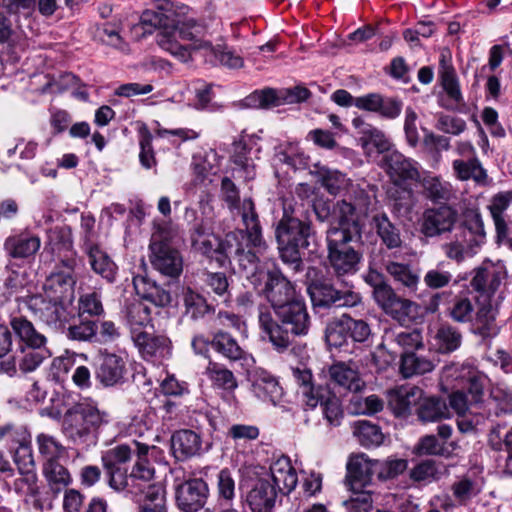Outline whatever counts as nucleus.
<instances>
[{
	"label": "nucleus",
	"instance_id": "obj_33",
	"mask_svg": "<svg viewBox=\"0 0 512 512\" xmlns=\"http://www.w3.org/2000/svg\"><path fill=\"white\" fill-rule=\"evenodd\" d=\"M171 449L178 460L200 455L203 450L201 436L189 429L178 430L171 437Z\"/></svg>",
	"mask_w": 512,
	"mask_h": 512
},
{
	"label": "nucleus",
	"instance_id": "obj_28",
	"mask_svg": "<svg viewBox=\"0 0 512 512\" xmlns=\"http://www.w3.org/2000/svg\"><path fill=\"white\" fill-rule=\"evenodd\" d=\"M329 380L334 386L347 391H360L364 382L362 381L358 367L353 362H336L328 368Z\"/></svg>",
	"mask_w": 512,
	"mask_h": 512
},
{
	"label": "nucleus",
	"instance_id": "obj_1",
	"mask_svg": "<svg viewBox=\"0 0 512 512\" xmlns=\"http://www.w3.org/2000/svg\"><path fill=\"white\" fill-rule=\"evenodd\" d=\"M276 319L267 306L258 310V324L263 338H267L275 350L285 351L296 336L309 332L310 317L304 301L300 298L274 311Z\"/></svg>",
	"mask_w": 512,
	"mask_h": 512
},
{
	"label": "nucleus",
	"instance_id": "obj_61",
	"mask_svg": "<svg viewBox=\"0 0 512 512\" xmlns=\"http://www.w3.org/2000/svg\"><path fill=\"white\" fill-rule=\"evenodd\" d=\"M98 325L92 320H83L78 324L70 325L66 335L71 340L92 342L97 340Z\"/></svg>",
	"mask_w": 512,
	"mask_h": 512
},
{
	"label": "nucleus",
	"instance_id": "obj_3",
	"mask_svg": "<svg viewBox=\"0 0 512 512\" xmlns=\"http://www.w3.org/2000/svg\"><path fill=\"white\" fill-rule=\"evenodd\" d=\"M108 422L107 412L94 403L83 402L65 413L62 430L74 445L89 448L97 444L100 429Z\"/></svg>",
	"mask_w": 512,
	"mask_h": 512
},
{
	"label": "nucleus",
	"instance_id": "obj_41",
	"mask_svg": "<svg viewBox=\"0 0 512 512\" xmlns=\"http://www.w3.org/2000/svg\"><path fill=\"white\" fill-rule=\"evenodd\" d=\"M384 269L395 282L401 284L408 292H416L420 278L408 264L386 260Z\"/></svg>",
	"mask_w": 512,
	"mask_h": 512
},
{
	"label": "nucleus",
	"instance_id": "obj_12",
	"mask_svg": "<svg viewBox=\"0 0 512 512\" xmlns=\"http://www.w3.org/2000/svg\"><path fill=\"white\" fill-rule=\"evenodd\" d=\"M239 236H242V230L228 233L225 240L221 241L218 236L210 232L206 227L197 225L192 232L191 241L195 250L210 258H215L218 262H222L225 257L232 254V242H237Z\"/></svg>",
	"mask_w": 512,
	"mask_h": 512
},
{
	"label": "nucleus",
	"instance_id": "obj_26",
	"mask_svg": "<svg viewBox=\"0 0 512 512\" xmlns=\"http://www.w3.org/2000/svg\"><path fill=\"white\" fill-rule=\"evenodd\" d=\"M278 491L268 478L257 479L246 496V503L252 512H272Z\"/></svg>",
	"mask_w": 512,
	"mask_h": 512
},
{
	"label": "nucleus",
	"instance_id": "obj_20",
	"mask_svg": "<svg viewBox=\"0 0 512 512\" xmlns=\"http://www.w3.org/2000/svg\"><path fill=\"white\" fill-rule=\"evenodd\" d=\"M444 377L460 380L465 385L474 404L481 401L486 383V376L470 364L447 365L444 368Z\"/></svg>",
	"mask_w": 512,
	"mask_h": 512
},
{
	"label": "nucleus",
	"instance_id": "obj_31",
	"mask_svg": "<svg viewBox=\"0 0 512 512\" xmlns=\"http://www.w3.org/2000/svg\"><path fill=\"white\" fill-rule=\"evenodd\" d=\"M191 167L195 181L202 185H208L214 181L220 169V158L215 150H203L195 153Z\"/></svg>",
	"mask_w": 512,
	"mask_h": 512
},
{
	"label": "nucleus",
	"instance_id": "obj_55",
	"mask_svg": "<svg viewBox=\"0 0 512 512\" xmlns=\"http://www.w3.org/2000/svg\"><path fill=\"white\" fill-rule=\"evenodd\" d=\"M27 283L25 271L9 268L0 286V296L9 299L22 290Z\"/></svg>",
	"mask_w": 512,
	"mask_h": 512
},
{
	"label": "nucleus",
	"instance_id": "obj_53",
	"mask_svg": "<svg viewBox=\"0 0 512 512\" xmlns=\"http://www.w3.org/2000/svg\"><path fill=\"white\" fill-rule=\"evenodd\" d=\"M216 490L217 499L221 505H230L232 503L236 495V481L229 469H222L217 474Z\"/></svg>",
	"mask_w": 512,
	"mask_h": 512
},
{
	"label": "nucleus",
	"instance_id": "obj_35",
	"mask_svg": "<svg viewBox=\"0 0 512 512\" xmlns=\"http://www.w3.org/2000/svg\"><path fill=\"white\" fill-rule=\"evenodd\" d=\"M133 285L136 293L144 300H147L157 307H166L172 297L168 290L156 284L155 281L144 275H137L133 278Z\"/></svg>",
	"mask_w": 512,
	"mask_h": 512
},
{
	"label": "nucleus",
	"instance_id": "obj_44",
	"mask_svg": "<svg viewBox=\"0 0 512 512\" xmlns=\"http://www.w3.org/2000/svg\"><path fill=\"white\" fill-rule=\"evenodd\" d=\"M133 339L144 357L163 356L168 350L169 341L164 336L139 332L133 335Z\"/></svg>",
	"mask_w": 512,
	"mask_h": 512
},
{
	"label": "nucleus",
	"instance_id": "obj_29",
	"mask_svg": "<svg viewBox=\"0 0 512 512\" xmlns=\"http://www.w3.org/2000/svg\"><path fill=\"white\" fill-rule=\"evenodd\" d=\"M353 127L361 135V143L367 154H370L372 148L378 153L390 152L391 143L383 131L365 121L363 117H355L352 120Z\"/></svg>",
	"mask_w": 512,
	"mask_h": 512
},
{
	"label": "nucleus",
	"instance_id": "obj_15",
	"mask_svg": "<svg viewBox=\"0 0 512 512\" xmlns=\"http://www.w3.org/2000/svg\"><path fill=\"white\" fill-rule=\"evenodd\" d=\"M373 297L386 314L399 322L412 319L418 313L415 302L398 296L387 283L373 290Z\"/></svg>",
	"mask_w": 512,
	"mask_h": 512
},
{
	"label": "nucleus",
	"instance_id": "obj_54",
	"mask_svg": "<svg viewBox=\"0 0 512 512\" xmlns=\"http://www.w3.org/2000/svg\"><path fill=\"white\" fill-rule=\"evenodd\" d=\"M39 453L46 462H56L65 455V447L53 436L41 433L37 436Z\"/></svg>",
	"mask_w": 512,
	"mask_h": 512
},
{
	"label": "nucleus",
	"instance_id": "obj_56",
	"mask_svg": "<svg viewBox=\"0 0 512 512\" xmlns=\"http://www.w3.org/2000/svg\"><path fill=\"white\" fill-rule=\"evenodd\" d=\"M214 55H210L207 51L204 53L206 61L211 64H220L228 68H240L243 66V59L240 55L236 54L233 50L226 46H213Z\"/></svg>",
	"mask_w": 512,
	"mask_h": 512
},
{
	"label": "nucleus",
	"instance_id": "obj_36",
	"mask_svg": "<svg viewBox=\"0 0 512 512\" xmlns=\"http://www.w3.org/2000/svg\"><path fill=\"white\" fill-rule=\"evenodd\" d=\"M382 346H387L394 353L397 352V347L403 350L404 353H410V350L418 349L422 346V336L417 330L386 331Z\"/></svg>",
	"mask_w": 512,
	"mask_h": 512
},
{
	"label": "nucleus",
	"instance_id": "obj_24",
	"mask_svg": "<svg viewBox=\"0 0 512 512\" xmlns=\"http://www.w3.org/2000/svg\"><path fill=\"white\" fill-rule=\"evenodd\" d=\"M211 347L230 361L239 362L247 371L255 364L253 356L241 348L237 341L226 332L215 333L211 340Z\"/></svg>",
	"mask_w": 512,
	"mask_h": 512
},
{
	"label": "nucleus",
	"instance_id": "obj_7",
	"mask_svg": "<svg viewBox=\"0 0 512 512\" xmlns=\"http://www.w3.org/2000/svg\"><path fill=\"white\" fill-rule=\"evenodd\" d=\"M171 238V232L160 226L155 227L150 243L151 263L161 274L178 277L183 269V261L179 252L168 243Z\"/></svg>",
	"mask_w": 512,
	"mask_h": 512
},
{
	"label": "nucleus",
	"instance_id": "obj_13",
	"mask_svg": "<svg viewBox=\"0 0 512 512\" xmlns=\"http://www.w3.org/2000/svg\"><path fill=\"white\" fill-rule=\"evenodd\" d=\"M311 301L316 307H353L361 302L359 293L353 291L347 282L342 289L327 283L314 282L308 287Z\"/></svg>",
	"mask_w": 512,
	"mask_h": 512
},
{
	"label": "nucleus",
	"instance_id": "obj_38",
	"mask_svg": "<svg viewBox=\"0 0 512 512\" xmlns=\"http://www.w3.org/2000/svg\"><path fill=\"white\" fill-rule=\"evenodd\" d=\"M480 246L477 245V241H471L468 237H463L459 233L455 235V238L442 245V250L445 256L457 263H461L468 258L475 256Z\"/></svg>",
	"mask_w": 512,
	"mask_h": 512
},
{
	"label": "nucleus",
	"instance_id": "obj_4",
	"mask_svg": "<svg viewBox=\"0 0 512 512\" xmlns=\"http://www.w3.org/2000/svg\"><path fill=\"white\" fill-rule=\"evenodd\" d=\"M278 250L282 261L288 264L293 271L299 272L303 268L300 249L308 248L313 239L310 224L290 215L286 207L275 231Z\"/></svg>",
	"mask_w": 512,
	"mask_h": 512
},
{
	"label": "nucleus",
	"instance_id": "obj_47",
	"mask_svg": "<svg viewBox=\"0 0 512 512\" xmlns=\"http://www.w3.org/2000/svg\"><path fill=\"white\" fill-rule=\"evenodd\" d=\"M433 369L434 363L426 357L418 356L415 353H403L401 356L400 372L405 378L422 375Z\"/></svg>",
	"mask_w": 512,
	"mask_h": 512
},
{
	"label": "nucleus",
	"instance_id": "obj_18",
	"mask_svg": "<svg viewBox=\"0 0 512 512\" xmlns=\"http://www.w3.org/2000/svg\"><path fill=\"white\" fill-rule=\"evenodd\" d=\"M209 496L208 484L200 478L189 479L176 489V502L184 512H196L201 509Z\"/></svg>",
	"mask_w": 512,
	"mask_h": 512
},
{
	"label": "nucleus",
	"instance_id": "obj_27",
	"mask_svg": "<svg viewBox=\"0 0 512 512\" xmlns=\"http://www.w3.org/2000/svg\"><path fill=\"white\" fill-rule=\"evenodd\" d=\"M441 85L448 98L455 104L463 102L459 78L452 63V54L449 49H443L439 59L438 71Z\"/></svg>",
	"mask_w": 512,
	"mask_h": 512
},
{
	"label": "nucleus",
	"instance_id": "obj_46",
	"mask_svg": "<svg viewBox=\"0 0 512 512\" xmlns=\"http://www.w3.org/2000/svg\"><path fill=\"white\" fill-rule=\"evenodd\" d=\"M418 405V417L422 422H437L449 417L446 403L438 398H422Z\"/></svg>",
	"mask_w": 512,
	"mask_h": 512
},
{
	"label": "nucleus",
	"instance_id": "obj_58",
	"mask_svg": "<svg viewBox=\"0 0 512 512\" xmlns=\"http://www.w3.org/2000/svg\"><path fill=\"white\" fill-rule=\"evenodd\" d=\"M447 313L453 321L467 323L473 319L474 305L470 298L459 295L452 300Z\"/></svg>",
	"mask_w": 512,
	"mask_h": 512
},
{
	"label": "nucleus",
	"instance_id": "obj_22",
	"mask_svg": "<svg viewBox=\"0 0 512 512\" xmlns=\"http://www.w3.org/2000/svg\"><path fill=\"white\" fill-rule=\"evenodd\" d=\"M263 478H268L276 490L282 494H289L297 485L298 477L291 460L286 456H279L272 460L269 472Z\"/></svg>",
	"mask_w": 512,
	"mask_h": 512
},
{
	"label": "nucleus",
	"instance_id": "obj_48",
	"mask_svg": "<svg viewBox=\"0 0 512 512\" xmlns=\"http://www.w3.org/2000/svg\"><path fill=\"white\" fill-rule=\"evenodd\" d=\"M125 318L130 326L132 333L137 334V330L148 325L151 321V312L149 307L140 300H133L127 304Z\"/></svg>",
	"mask_w": 512,
	"mask_h": 512
},
{
	"label": "nucleus",
	"instance_id": "obj_6",
	"mask_svg": "<svg viewBox=\"0 0 512 512\" xmlns=\"http://www.w3.org/2000/svg\"><path fill=\"white\" fill-rule=\"evenodd\" d=\"M353 239V232L347 229L327 230L328 258L330 266L338 276L357 271L360 256L348 245Z\"/></svg>",
	"mask_w": 512,
	"mask_h": 512
},
{
	"label": "nucleus",
	"instance_id": "obj_14",
	"mask_svg": "<svg viewBox=\"0 0 512 512\" xmlns=\"http://www.w3.org/2000/svg\"><path fill=\"white\" fill-rule=\"evenodd\" d=\"M75 283L73 262H63L62 266L57 267L47 276L43 284V292L38 295L73 304Z\"/></svg>",
	"mask_w": 512,
	"mask_h": 512
},
{
	"label": "nucleus",
	"instance_id": "obj_2",
	"mask_svg": "<svg viewBox=\"0 0 512 512\" xmlns=\"http://www.w3.org/2000/svg\"><path fill=\"white\" fill-rule=\"evenodd\" d=\"M207 27L194 18L179 21L173 28L158 34V45L181 62H187L193 53L202 56L207 51L214 55L211 41L207 38Z\"/></svg>",
	"mask_w": 512,
	"mask_h": 512
},
{
	"label": "nucleus",
	"instance_id": "obj_45",
	"mask_svg": "<svg viewBox=\"0 0 512 512\" xmlns=\"http://www.w3.org/2000/svg\"><path fill=\"white\" fill-rule=\"evenodd\" d=\"M373 225L383 244L389 249L398 248L402 244L399 229L392 224L386 214L373 217Z\"/></svg>",
	"mask_w": 512,
	"mask_h": 512
},
{
	"label": "nucleus",
	"instance_id": "obj_40",
	"mask_svg": "<svg viewBox=\"0 0 512 512\" xmlns=\"http://www.w3.org/2000/svg\"><path fill=\"white\" fill-rule=\"evenodd\" d=\"M452 167L456 177L461 181L472 179L481 186L488 184L487 171L483 168L478 158H472L468 161L454 160Z\"/></svg>",
	"mask_w": 512,
	"mask_h": 512
},
{
	"label": "nucleus",
	"instance_id": "obj_11",
	"mask_svg": "<svg viewBox=\"0 0 512 512\" xmlns=\"http://www.w3.org/2000/svg\"><path fill=\"white\" fill-rule=\"evenodd\" d=\"M260 276V283L255 284L254 288L265 295L273 311L300 299L293 284L280 271H267Z\"/></svg>",
	"mask_w": 512,
	"mask_h": 512
},
{
	"label": "nucleus",
	"instance_id": "obj_43",
	"mask_svg": "<svg viewBox=\"0 0 512 512\" xmlns=\"http://www.w3.org/2000/svg\"><path fill=\"white\" fill-rule=\"evenodd\" d=\"M12 489L25 502L29 503L31 501L34 507L40 506L37 499L39 486L36 472H19V476L13 482Z\"/></svg>",
	"mask_w": 512,
	"mask_h": 512
},
{
	"label": "nucleus",
	"instance_id": "obj_32",
	"mask_svg": "<svg viewBox=\"0 0 512 512\" xmlns=\"http://www.w3.org/2000/svg\"><path fill=\"white\" fill-rule=\"evenodd\" d=\"M422 396L423 391L416 386H400L388 392V405L396 416H406Z\"/></svg>",
	"mask_w": 512,
	"mask_h": 512
},
{
	"label": "nucleus",
	"instance_id": "obj_23",
	"mask_svg": "<svg viewBox=\"0 0 512 512\" xmlns=\"http://www.w3.org/2000/svg\"><path fill=\"white\" fill-rule=\"evenodd\" d=\"M377 472V461L370 460L365 454L353 455L347 463V483L350 490L367 487Z\"/></svg>",
	"mask_w": 512,
	"mask_h": 512
},
{
	"label": "nucleus",
	"instance_id": "obj_59",
	"mask_svg": "<svg viewBox=\"0 0 512 512\" xmlns=\"http://www.w3.org/2000/svg\"><path fill=\"white\" fill-rule=\"evenodd\" d=\"M459 234L463 237H468L473 242L477 241V245L481 247L486 237L481 215L476 212L468 214Z\"/></svg>",
	"mask_w": 512,
	"mask_h": 512
},
{
	"label": "nucleus",
	"instance_id": "obj_49",
	"mask_svg": "<svg viewBox=\"0 0 512 512\" xmlns=\"http://www.w3.org/2000/svg\"><path fill=\"white\" fill-rule=\"evenodd\" d=\"M353 434L357 437L360 444L365 447L379 446L384 440V435L380 428L366 420L354 422Z\"/></svg>",
	"mask_w": 512,
	"mask_h": 512
},
{
	"label": "nucleus",
	"instance_id": "obj_21",
	"mask_svg": "<svg viewBox=\"0 0 512 512\" xmlns=\"http://www.w3.org/2000/svg\"><path fill=\"white\" fill-rule=\"evenodd\" d=\"M351 192L354 194L353 202L343 200L337 204L339 223L338 226H333L329 229H347L353 232V237H356L359 230L354 214L356 211L360 213L367 212L370 206V196L363 190H358L354 187H351Z\"/></svg>",
	"mask_w": 512,
	"mask_h": 512
},
{
	"label": "nucleus",
	"instance_id": "obj_19",
	"mask_svg": "<svg viewBox=\"0 0 512 512\" xmlns=\"http://www.w3.org/2000/svg\"><path fill=\"white\" fill-rule=\"evenodd\" d=\"M383 168L396 185L420 179L418 163L398 151H391L382 158Z\"/></svg>",
	"mask_w": 512,
	"mask_h": 512
},
{
	"label": "nucleus",
	"instance_id": "obj_42",
	"mask_svg": "<svg viewBox=\"0 0 512 512\" xmlns=\"http://www.w3.org/2000/svg\"><path fill=\"white\" fill-rule=\"evenodd\" d=\"M10 325L18 337V339L25 343L30 348H41L46 343V337L39 333L34 325L23 317H13Z\"/></svg>",
	"mask_w": 512,
	"mask_h": 512
},
{
	"label": "nucleus",
	"instance_id": "obj_62",
	"mask_svg": "<svg viewBox=\"0 0 512 512\" xmlns=\"http://www.w3.org/2000/svg\"><path fill=\"white\" fill-rule=\"evenodd\" d=\"M8 244L11 247L13 257L26 258L38 251L40 248V239L35 236H20L10 240Z\"/></svg>",
	"mask_w": 512,
	"mask_h": 512
},
{
	"label": "nucleus",
	"instance_id": "obj_60",
	"mask_svg": "<svg viewBox=\"0 0 512 512\" xmlns=\"http://www.w3.org/2000/svg\"><path fill=\"white\" fill-rule=\"evenodd\" d=\"M325 338L329 347L341 348L347 344L349 333L344 321V315L328 324Z\"/></svg>",
	"mask_w": 512,
	"mask_h": 512
},
{
	"label": "nucleus",
	"instance_id": "obj_37",
	"mask_svg": "<svg viewBox=\"0 0 512 512\" xmlns=\"http://www.w3.org/2000/svg\"><path fill=\"white\" fill-rule=\"evenodd\" d=\"M86 253L92 270L108 282H113L117 274V266L108 254L94 244L86 245Z\"/></svg>",
	"mask_w": 512,
	"mask_h": 512
},
{
	"label": "nucleus",
	"instance_id": "obj_30",
	"mask_svg": "<svg viewBox=\"0 0 512 512\" xmlns=\"http://www.w3.org/2000/svg\"><path fill=\"white\" fill-rule=\"evenodd\" d=\"M252 392L264 402L276 405L282 398L283 390L274 376L263 369H255L251 375Z\"/></svg>",
	"mask_w": 512,
	"mask_h": 512
},
{
	"label": "nucleus",
	"instance_id": "obj_51",
	"mask_svg": "<svg viewBox=\"0 0 512 512\" xmlns=\"http://www.w3.org/2000/svg\"><path fill=\"white\" fill-rule=\"evenodd\" d=\"M43 472L50 489L55 493L66 488L71 482L68 470L59 464L58 461L46 462L44 464Z\"/></svg>",
	"mask_w": 512,
	"mask_h": 512
},
{
	"label": "nucleus",
	"instance_id": "obj_9",
	"mask_svg": "<svg viewBox=\"0 0 512 512\" xmlns=\"http://www.w3.org/2000/svg\"><path fill=\"white\" fill-rule=\"evenodd\" d=\"M26 304L35 317L57 331H63L74 317L73 304L38 294L28 297Z\"/></svg>",
	"mask_w": 512,
	"mask_h": 512
},
{
	"label": "nucleus",
	"instance_id": "obj_63",
	"mask_svg": "<svg viewBox=\"0 0 512 512\" xmlns=\"http://www.w3.org/2000/svg\"><path fill=\"white\" fill-rule=\"evenodd\" d=\"M320 173L321 183L330 194L337 195L348 188L349 180L341 172L322 169Z\"/></svg>",
	"mask_w": 512,
	"mask_h": 512
},
{
	"label": "nucleus",
	"instance_id": "obj_16",
	"mask_svg": "<svg viewBox=\"0 0 512 512\" xmlns=\"http://www.w3.org/2000/svg\"><path fill=\"white\" fill-rule=\"evenodd\" d=\"M309 95L310 92L305 87H294L281 91L266 89L251 93L245 98L244 102L246 106L251 108H272L285 103L304 101Z\"/></svg>",
	"mask_w": 512,
	"mask_h": 512
},
{
	"label": "nucleus",
	"instance_id": "obj_52",
	"mask_svg": "<svg viewBox=\"0 0 512 512\" xmlns=\"http://www.w3.org/2000/svg\"><path fill=\"white\" fill-rule=\"evenodd\" d=\"M422 187L428 198L434 201L449 200L453 196L452 185L431 174L421 179Z\"/></svg>",
	"mask_w": 512,
	"mask_h": 512
},
{
	"label": "nucleus",
	"instance_id": "obj_64",
	"mask_svg": "<svg viewBox=\"0 0 512 512\" xmlns=\"http://www.w3.org/2000/svg\"><path fill=\"white\" fill-rule=\"evenodd\" d=\"M488 405L491 408H494V414L496 416L500 414H507L512 412V392L501 388L496 387L492 389L491 396L488 402Z\"/></svg>",
	"mask_w": 512,
	"mask_h": 512
},
{
	"label": "nucleus",
	"instance_id": "obj_34",
	"mask_svg": "<svg viewBox=\"0 0 512 512\" xmlns=\"http://www.w3.org/2000/svg\"><path fill=\"white\" fill-rule=\"evenodd\" d=\"M244 236H239L237 242L233 243V250L231 256L237 261L239 270L243 273L246 279L250 282L251 285L259 284L261 280L262 274H265L267 271L263 270L258 262L256 255L249 251H245L240 243V238L242 239ZM230 257V255L228 256Z\"/></svg>",
	"mask_w": 512,
	"mask_h": 512
},
{
	"label": "nucleus",
	"instance_id": "obj_5",
	"mask_svg": "<svg viewBox=\"0 0 512 512\" xmlns=\"http://www.w3.org/2000/svg\"><path fill=\"white\" fill-rule=\"evenodd\" d=\"M132 454L136 455V463L130 474L132 480L149 482L154 477V468L150 459L155 461L163 458V451L154 445H147L138 441L131 444H122L106 451L102 456V462L107 471L120 469V464L131 459Z\"/></svg>",
	"mask_w": 512,
	"mask_h": 512
},
{
	"label": "nucleus",
	"instance_id": "obj_25",
	"mask_svg": "<svg viewBox=\"0 0 512 512\" xmlns=\"http://www.w3.org/2000/svg\"><path fill=\"white\" fill-rule=\"evenodd\" d=\"M457 221V212L449 206L428 209L424 213L422 232L427 237L449 232Z\"/></svg>",
	"mask_w": 512,
	"mask_h": 512
},
{
	"label": "nucleus",
	"instance_id": "obj_39",
	"mask_svg": "<svg viewBox=\"0 0 512 512\" xmlns=\"http://www.w3.org/2000/svg\"><path fill=\"white\" fill-rule=\"evenodd\" d=\"M503 298L502 292L499 293L497 299H494L493 296H479L476 322L483 333L490 334L494 332V322L498 314V299Z\"/></svg>",
	"mask_w": 512,
	"mask_h": 512
},
{
	"label": "nucleus",
	"instance_id": "obj_8",
	"mask_svg": "<svg viewBox=\"0 0 512 512\" xmlns=\"http://www.w3.org/2000/svg\"><path fill=\"white\" fill-rule=\"evenodd\" d=\"M129 374V355L125 350L100 349L95 365V378L104 387H115L126 382Z\"/></svg>",
	"mask_w": 512,
	"mask_h": 512
},
{
	"label": "nucleus",
	"instance_id": "obj_57",
	"mask_svg": "<svg viewBox=\"0 0 512 512\" xmlns=\"http://www.w3.org/2000/svg\"><path fill=\"white\" fill-rule=\"evenodd\" d=\"M461 340V334L449 325L441 326L435 335V345L442 353H449L458 349Z\"/></svg>",
	"mask_w": 512,
	"mask_h": 512
},
{
	"label": "nucleus",
	"instance_id": "obj_50",
	"mask_svg": "<svg viewBox=\"0 0 512 512\" xmlns=\"http://www.w3.org/2000/svg\"><path fill=\"white\" fill-rule=\"evenodd\" d=\"M205 374L212 384L218 388L233 391L238 386L233 373L216 362L209 361Z\"/></svg>",
	"mask_w": 512,
	"mask_h": 512
},
{
	"label": "nucleus",
	"instance_id": "obj_17",
	"mask_svg": "<svg viewBox=\"0 0 512 512\" xmlns=\"http://www.w3.org/2000/svg\"><path fill=\"white\" fill-rule=\"evenodd\" d=\"M507 277L506 266L502 261L486 260L475 270L471 286L481 297L493 296Z\"/></svg>",
	"mask_w": 512,
	"mask_h": 512
},
{
	"label": "nucleus",
	"instance_id": "obj_10",
	"mask_svg": "<svg viewBox=\"0 0 512 512\" xmlns=\"http://www.w3.org/2000/svg\"><path fill=\"white\" fill-rule=\"evenodd\" d=\"M221 193L230 210H237L238 214L241 215L249 243L254 247H260L262 245L261 230L252 200L244 199L240 204L238 190L227 177L222 179Z\"/></svg>",
	"mask_w": 512,
	"mask_h": 512
}]
</instances>
